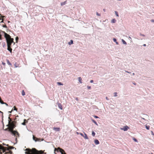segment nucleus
I'll use <instances>...</instances> for the list:
<instances>
[{"label":"nucleus","mask_w":154,"mask_h":154,"mask_svg":"<svg viewBox=\"0 0 154 154\" xmlns=\"http://www.w3.org/2000/svg\"><path fill=\"white\" fill-rule=\"evenodd\" d=\"M8 119L9 120H8V124L7 125V126L9 127V131L14 135L17 134L18 136H19V134L18 132L16 131L13 130V129L15 127V123L16 122L14 121H12L10 117H8Z\"/></svg>","instance_id":"obj_1"},{"label":"nucleus","mask_w":154,"mask_h":154,"mask_svg":"<svg viewBox=\"0 0 154 154\" xmlns=\"http://www.w3.org/2000/svg\"><path fill=\"white\" fill-rule=\"evenodd\" d=\"M3 32L4 33L5 35V38L8 46V50L11 53L12 51V49L9 48L10 47L11 45V44L14 43V44H15V43L14 42V39L13 38H11V36L9 35L5 32Z\"/></svg>","instance_id":"obj_2"},{"label":"nucleus","mask_w":154,"mask_h":154,"mask_svg":"<svg viewBox=\"0 0 154 154\" xmlns=\"http://www.w3.org/2000/svg\"><path fill=\"white\" fill-rule=\"evenodd\" d=\"M26 154H42L43 153L42 151H38L35 149H33L32 150L29 149H26Z\"/></svg>","instance_id":"obj_3"},{"label":"nucleus","mask_w":154,"mask_h":154,"mask_svg":"<svg viewBox=\"0 0 154 154\" xmlns=\"http://www.w3.org/2000/svg\"><path fill=\"white\" fill-rule=\"evenodd\" d=\"M33 139L35 142L40 141H43V139H40L36 138L34 137V135H33Z\"/></svg>","instance_id":"obj_4"},{"label":"nucleus","mask_w":154,"mask_h":154,"mask_svg":"<svg viewBox=\"0 0 154 154\" xmlns=\"http://www.w3.org/2000/svg\"><path fill=\"white\" fill-rule=\"evenodd\" d=\"M57 150L58 151H60L61 154H66L65 152V151L63 149L60 148L58 147L57 148Z\"/></svg>","instance_id":"obj_5"},{"label":"nucleus","mask_w":154,"mask_h":154,"mask_svg":"<svg viewBox=\"0 0 154 154\" xmlns=\"http://www.w3.org/2000/svg\"><path fill=\"white\" fill-rule=\"evenodd\" d=\"M2 152H4L5 150L4 149V147L0 145V154H2Z\"/></svg>","instance_id":"obj_6"},{"label":"nucleus","mask_w":154,"mask_h":154,"mask_svg":"<svg viewBox=\"0 0 154 154\" xmlns=\"http://www.w3.org/2000/svg\"><path fill=\"white\" fill-rule=\"evenodd\" d=\"M84 135L82 133H80L79 134H80L82 137H83L85 139H88V138L87 136V134L85 133H84Z\"/></svg>","instance_id":"obj_7"},{"label":"nucleus","mask_w":154,"mask_h":154,"mask_svg":"<svg viewBox=\"0 0 154 154\" xmlns=\"http://www.w3.org/2000/svg\"><path fill=\"white\" fill-rule=\"evenodd\" d=\"M129 128L127 125L124 126L123 128H121V130H123L124 131H126L128 130V129Z\"/></svg>","instance_id":"obj_8"},{"label":"nucleus","mask_w":154,"mask_h":154,"mask_svg":"<svg viewBox=\"0 0 154 154\" xmlns=\"http://www.w3.org/2000/svg\"><path fill=\"white\" fill-rule=\"evenodd\" d=\"M57 104L58 105L59 108L61 110L63 109V107L61 104L59 103H57Z\"/></svg>","instance_id":"obj_9"},{"label":"nucleus","mask_w":154,"mask_h":154,"mask_svg":"<svg viewBox=\"0 0 154 154\" xmlns=\"http://www.w3.org/2000/svg\"><path fill=\"white\" fill-rule=\"evenodd\" d=\"M53 130L56 131H59L60 130V128L54 127Z\"/></svg>","instance_id":"obj_10"},{"label":"nucleus","mask_w":154,"mask_h":154,"mask_svg":"<svg viewBox=\"0 0 154 154\" xmlns=\"http://www.w3.org/2000/svg\"><path fill=\"white\" fill-rule=\"evenodd\" d=\"M94 142L95 143L96 145H98L99 144V142L97 140V139L95 140L94 141Z\"/></svg>","instance_id":"obj_11"},{"label":"nucleus","mask_w":154,"mask_h":154,"mask_svg":"<svg viewBox=\"0 0 154 154\" xmlns=\"http://www.w3.org/2000/svg\"><path fill=\"white\" fill-rule=\"evenodd\" d=\"M73 43V41L72 40H71L70 42L68 43V44L69 45H71Z\"/></svg>","instance_id":"obj_12"},{"label":"nucleus","mask_w":154,"mask_h":154,"mask_svg":"<svg viewBox=\"0 0 154 154\" xmlns=\"http://www.w3.org/2000/svg\"><path fill=\"white\" fill-rule=\"evenodd\" d=\"M66 1L61 3L60 4L61 6H63L65 5L66 4Z\"/></svg>","instance_id":"obj_13"},{"label":"nucleus","mask_w":154,"mask_h":154,"mask_svg":"<svg viewBox=\"0 0 154 154\" xmlns=\"http://www.w3.org/2000/svg\"><path fill=\"white\" fill-rule=\"evenodd\" d=\"M79 81L80 83H82V79L81 77H79L78 78Z\"/></svg>","instance_id":"obj_14"},{"label":"nucleus","mask_w":154,"mask_h":154,"mask_svg":"<svg viewBox=\"0 0 154 154\" xmlns=\"http://www.w3.org/2000/svg\"><path fill=\"white\" fill-rule=\"evenodd\" d=\"M113 41L115 42V43H116V44H117V45H118L119 44V43L118 42H117L116 41V38H113Z\"/></svg>","instance_id":"obj_15"},{"label":"nucleus","mask_w":154,"mask_h":154,"mask_svg":"<svg viewBox=\"0 0 154 154\" xmlns=\"http://www.w3.org/2000/svg\"><path fill=\"white\" fill-rule=\"evenodd\" d=\"M122 42L123 44L125 45H127V43L124 39H122Z\"/></svg>","instance_id":"obj_16"},{"label":"nucleus","mask_w":154,"mask_h":154,"mask_svg":"<svg viewBox=\"0 0 154 154\" xmlns=\"http://www.w3.org/2000/svg\"><path fill=\"white\" fill-rule=\"evenodd\" d=\"M26 121V122H27L26 121V119H24V122L22 123V124L24 125H26V122H25Z\"/></svg>","instance_id":"obj_17"},{"label":"nucleus","mask_w":154,"mask_h":154,"mask_svg":"<svg viewBox=\"0 0 154 154\" xmlns=\"http://www.w3.org/2000/svg\"><path fill=\"white\" fill-rule=\"evenodd\" d=\"M92 121L93 122V123H94L97 126L98 125V124H97V122L94 120V119H92Z\"/></svg>","instance_id":"obj_18"},{"label":"nucleus","mask_w":154,"mask_h":154,"mask_svg":"<svg viewBox=\"0 0 154 154\" xmlns=\"http://www.w3.org/2000/svg\"><path fill=\"white\" fill-rule=\"evenodd\" d=\"M116 20L115 19H113L111 20V22L113 23H115L116 22Z\"/></svg>","instance_id":"obj_19"},{"label":"nucleus","mask_w":154,"mask_h":154,"mask_svg":"<svg viewBox=\"0 0 154 154\" xmlns=\"http://www.w3.org/2000/svg\"><path fill=\"white\" fill-rule=\"evenodd\" d=\"M114 97H116L117 96V92H115L114 93Z\"/></svg>","instance_id":"obj_20"},{"label":"nucleus","mask_w":154,"mask_h":154,"mask_svg":"<svg viewBox=\"0 0 154 154\" xmlns=\"http://www.w3.org/2000/svg\"><path fill=\"white\" fill-rule=\"evenodd\" d=\"M92 135L93 137H94L95 136V133L94 131H92Z\"/></svg>","instance_id":"obj_21"},{"label":"nucleus","mask_w":154,"mask_h":154,"mask_svg":"<svg viewBox=\"0 0 154 154\" xmlns=\"http://www.w3.org/2000/svg\"><path fill=\"white\" fill-rule=\"evenodd\" d=\"M115 14L118 17H119V15L118 14V12L116 11H115Z\"/></svg>","instance_id":"obj_22"},{"label":"nucleus","mask_w":154,"mask_h":154,"mask_svg":"<svg viewBox=\"0 0 154 154\" xmlns=\"http://www.w3.org/2000/svg\"><path fill=\"white\" fill-rule=\"evenodd\" d=\"M57 84H58V85H63V84L61 82H57Z\"/></svg>","instance_id":"obj_23"},{"label":"nucleus","mask_w":154,"mask_h":154,"mask_svg":"<svg viewBox=\"0 0 154 154\" xmlns=\"http://www.w3.org/2000/svg\"><path fill=\"white\" fill-rule=\"evenodd\" d=\"M133 140L135 142H138V141L135 138H133Z\"/></svg>","instance_id":"obj_24"},{"label":"nucleus","mask_w":154,"mask_h":154,"mask_svg":"<svg viewBox=\"0 0 154 154\" xmlns=\"http://www.w3.org/2000/svg\"><path fill=\"white\" fill-rule=\"evenodd\" d=\"M7 63L8 64H9V65H11V63L9 62V60H7Z\"/></svg>","instance_id":"obj_25"},{"label":"nucleus","mask_w":154,"mask_h":154,"mask_svg":"<svg viewBox=\"0 0 154 154\" xmlns=\"http://www.w3.org/2000/svg\"><path fill=\"white\" fill-rule=\"evenodd\" d=\"M146 128L147 130H149V126L146 125Z\"/></svg>","instance_id":"obj_26"},{"label":"nucleus","mask_w":154,"mask_h":154,"mask_svg":"<svg viewBox=\"0 0 154 154\" xmlns=\"http://www.w3.org/2000/svg\"><path fill=\"white\" fill-rule=\"evenodd\" d=\"M0 103H1V104H4V102L2 101L1 100V98H0Z\"/></svg>","instance_id":"obj_27"},{"label":"nucleus","mask_w":154,"mask_h":154,"mask_svg":"<svg viewBox=\"0 0 154 154\" xmlns=\"http://www.w3.org/2000/svg\"><path fill=\"white\" fill-rule=\"evenodd\" d=\"M13 108H14V109H13V110H15V111H17V109L15 107V106H14V107H13Z\"/></svg>","instance_id":"obj_28"},{"label":"nucleus","mask_w":154,"mask_h":154,"mask_svg":"<svg viewBox=\"0 0 154 154\" xmlns=\"http://www.w3.org/2000/svg\"><path fill=\"white\" fill-rule=\"evenodd\" d=\"M25 92H24V91L23 90L22 92V95L23 96H24L25 95Z\"/></svg>","instance_id":"obj_29"},{"label":"nucleus","mask_w":154,"mask_h":154,"mask_svg":"<svg viewBox=\"0 0 154 154\" xmlns=\"http://www.w3.org/2000/svg\"><path fill=\"white\" fill-rule=\"evenodd\" d=\"M96 15H97V16H100V14L98 13L97 12H96Z\"/></svg>","instance_id":"obj_30"},{"label":"nucleus","mask_w":154,"mask_h":154,"mask_svg":"<svg viewBox=\"0 0 154 154\" xmlns=\"http://www.w3.org/2000/svg\"><path fill=\"white\" fill-rule=\"evenodd\" d=\"M125 72H127L128 73H129V74H131V72H128V71L126 70H125Z\"/></svg>","instance_id":"obj_31"},{"label":"nucleus","mask_w":154,"mask_h":154,"mask_svg":"<svg viewBox=\"0 0 154 154\" xmlns=\"http://www.w3.org/2000/svg\"><path fill=\"white\" fill-rule=\"evenodd\" d=\"M87 88L88 89H90L91 88V87L90 86H88Z\"/></svg>","instance_id":"obj_32"},{"label":"nucleus","mask_w":154,"mask_h":154,"mask_svg":"<svg viewBox=\"0 0 154 154\" xmlns=\"http://www.w3.org/2000/svg\"><path fill=\"white\" fill-rule=\"evenodd\" d=\"M140 35H141V36H145V35H144V34H142L141 33H140Z\"/></svg>","instance_id":"obj_33"},{"label":"nucleus","mask_w":154,"mask_h":154,"mask_svg":"<svg viewBox=\"0 0 154 154\" xmlns=\"http://www.w3.org/2000/svg\"><path fill=\"white\" fill-rule=\"evenodd\" d=\"M18 39V37H17L16 38V42H17V41Z\"/></svg>","instance_id":"obj_34"},{"label":"nucleus","mask_w":154,"mask_h":154,"mask_svg":"<svg viewBox=\"0 0 154 154\" xmlns=\"http://www.w3.org/2000/svg\"><path fill=\"white\" fill-rule=\"evenodd\" d=\"M94 117L95 118H99V117L97 116H94Z\"/></svg>","instance_id":"obj_35"},{"label":"nucleus","mask_w":154,"mask_h":154,"mask_svg":"<svg viewBox=\"0 0 154 154\" xmlns=\"http://www.w3.org/2000/svg\"><path fill=\"white\" fill-rule=\"evenodd\" d=\"M151 134L153 135V136H154V133H153V131H151Z\"/></svg>","instance_id":"obj_36"},{"label":"nucleus","mask_w":154,"mask_h":154,"mask_svg":"<svg viewBox=\"0 0 154 154\" xmlns=\"http://www.w3.org/2000/svg\"><path fill=\"white\" fill-rule=\"evenodd\" d=\"M151 22H152V23H154V20L153 19H152L151 20Z\"/></svg>","instance_id":"obj_37"},{"label":"nucleus","mask_w":154,"mask_h":154,"mask_svg":"<svg viewBox=\"0 0 154 154\" xmlns=\"http://www.w3.org/2000/svg\"><path fill=\"white\" fill-rule=\"evenodd\" d=\"M106 99L107 100H109V98H108V97H106Z\"/></svg>","instance_id":"obj_38"},{"label":"nucleus","mask_w":154,"mask_h":154,"mask_svg":"<svg viewBox=\"0 0 154 154\" xmlns=\"http://www.w3.org/2000/svg\"><path fill=\"white\" fill-rule=\"evenodd\" d=\"M13 111V109H12V110H11V111H8V113H11V112H12V111Z\"/></svg>","instance_id":"obj_39"},{"label":"nucleus","mask_w":154,"mask_h":154,"mask_svg":"<svg viewBox=\"0 0 154 154\" xmlns=\"http://www.w3.org/2000/svg\"><path fill=\"white\" fill-rule=\"evenodd\" d=\"M3 27L4 28H7V26H6V25H3Z\"/></svg>","instance_id":"obj_40"},{"label":"nucleus","mask_w":154,"mask_h":154,"mask_svg":"<svg viewBox=\"0 0 154 154\" xmlns=\"http://www.w3.org/2000/svg\"><path fill=\"white\" fill-rule=\"evenodd\" d=\"M93 82L94 81H93V80H91L90 81V82L91 83H93Z\"/></svg>","instance_id":"obj_41"},{"label":"nucleus","mask_w":154,"mask_h":154,"mask_svg":"<svg viewBox=\"0 0 154 154\" xmlns=\"http://www.w3.org/2000/svg\"><path fill=\"white\" fill-rule=\"evenodd\" d=\"M2 64L3 65H5V63L3 62L2 63Z\"/></svg>","instance_id":"obj_42"},{"label":"nucleus","mask_w":154,"mask_h":154,"mask_svg":"<svg viewBox=\"0 0 154 154\" xmlns=\"http://www.w3.org/2000/svg\"><path fill=\"white\" fill-rule=\"evenodd\" d=\"M133 84L134 85H136V83L135 82H133Z\"/></svg>","instance_id":"obj_43"},{"label":"nucleus","mask_w":154,"mask_h":154,"mask_svg":"<svg viewBox=\"0 0 154 154\" xmlns=\"http://www.w3.org/2000/svg\"><path fill=\"white\" fill-rule=\"evenodd\" d=\"M4 103V104H5L7 106H8V104L7 103Z\"/></svg>","instance_id":"obj_44"},{"label":"nucleus","mask_w":154,"mask_h":154,"mask_svg":"<svg viewBox=\"0 0 154 154\" xmlns=\"http://www.w3.org/2000/svg\"><path fill=\"white\" fill-rule=\"evenodd\" d=\"M141 119H143V120H146V119H145L144 118H141Z\"/></svg>","instance_id":"obj_45"},{"label":"nucleus","mask_w":154,"mask_h":154,"mask_svg":"<svg viewBox=\"0 0 154 154\" xmlns=\"http://www.w3.org/2000/svg\"><path fill=\"white\" fill-rule=\"evenodd\" d=\"M103 11L104 12H105V11H106V9H103Z\"/></svg>","instance_id":"obj_46"},{"label":"nucleus","mask_w":154,"mask_h":154,"mask_svg":"<svg viewBox=\"0 0 154 154\" xmlns=\"http://www.w3.org/2000/svg\"><path fill=\"white\" fill-rule=\"evenodd\" d=\"M76 134H79L80 133H79L78 132H76Z\"/></svg>","instance_id":"obj_47"},{"label":"nucleus","mask_w":154,"mask_h":154,"mask_svg":"<svg viewBox=\"0 0 154 154\" xmlns=\"http://www.w3.org/2000/svg\"><path fill=\"white\" fill-rule=\"evenodd\" d=\"M3 20H2L1 22V23H3Z\"/></svg>","instance_id":"obj_48"},{"label":"nucleus","mask_w":154,"mask_h":154,"mask_svg":"<svg viewBox=\"0 0 154 154\" xmlns=\"http://www.w3.org/2000/svg\"><path fill=\"white\" fill-rule=\"evenodd\" d=\"M143 46H146V45L145 44H144L143 45Z\"/></svg>","instance_id":"obj_49"},{"label":"nucleus","mask_w":154,"mask_h":154,"mask_svg":"<svg viewBox=\"0 0 154 154\" xmlns=\"http://www.w3.org/2000/svg\"><path fill=\"white\" fill-rule=\"evenodd\" d=\"M0 113H2V114H3V112H1V111H0Z\"/></svg>","instance_id":"obj_50"},{"label":"nucleus","mask_w":154,"mask_h":154,"mask_svg":"<svg viewBox=\"0 0 154 154\" xmlns=\"http://www.w3.org/2000/svg\"><path fill=\"white\" fill-rule=\"evenodd\" d=\"M132 75H135V74H134V73H132Z\"/></svg>","instance_id":"obj_51"},{"label":"nucleus","mask_w":154,"mask_h":154,"mask_svg":"<svg viewBox=\"0 0 154 154\" xmlns=\"http://www.w3.org/2000/svg\"><path fill=\"white\" fill-rule=\"evenodd\" d=\"M5 17V16H2V18H3V17Z\"/></svg>","instance_id":"obj_52"},{"label":"nucleus","mask_w":154,"mask_h":154,"mask_svg":"<svg viewBox=\"0 0 154 154\" xmlns=\"http://www.w3.org/2000/svg\"><path fill=\"white\" fill-rule=\"evenodd\" d=\"M15 65V67H17V66H16V65H15H15Z\"/></svg>","instance_id":"obj_53"},{"label":"nucleus","mask_w":154,"mask_h":154,"mask_svg":"<svg viewBox=\"0 0 154 154\" xmlns=\"http://www.w3.org/2000/svg\"><path fill=\"white\" fill-rule=\"evenodd\" d=\"M129 38H130V39H131V38L129 36Z\"/></svg>","instance_id":"obj_54"},{"label":"nucleus","mask_w":154,"mask_h":154,"mask_svg":"<svg viewBox=\"0 0 154 154\" xmlns=\"http://www.w3.org/2000/svg\"><path fill=\"white\" fill-rule=\"evenodd\" d=\"M75 99H76V100H78V99L77 98H76Z\"/></svg>","instance_id":"obj_55"},{"label":"nucleus","mask_w":154,"mask_h":154,"mask_svg":"<svg viewBox=\"0 0 154 154\" xmlns=\"http://www.w3.org/2000/svg\"><path fill=\"white\" fill-rule=\"evenodd\" d=\"M6 145V146H8V144Z\"/></svg>","instance_id":"obj_56"},{"label":"nucleus","mask_w":154,"mask_h":154,"mask_svg":"<svg viewBox=\"0 0 154 154\" xmlns=\"http://www.w3.org/2000/svg\"><path fill=\"white\" fill-rule=\"evenodd\" d=\"M151 154H153V153H151Z\"/></svg>","instance_id":"obj_57"},{"label":"nucleus","mask_w":154,"mask_h":154,"mask_svg":"<svg viewBox=\"0 0 154 154\" xmlns=\"http://www.w3.org/2000/svg\"><path fill=\"white\" fill-rule=\"evenodd\" d=\"M7 129H5V130H7Z\"/></svg>","instance_id":"obj_58"},{"label":"nucleus","mask_w":154,"mask_h":154,"mask_svg":"<svg viewBox=\"0 0 154 154\" xmlns=\"http://www.w3.org/2000/svg\"><path fill=\"white\" fill-rule=\"evenodd\" d=\"M1 20V19L0 18V20Z\"/></svg>","instance_id":"obj_59"},{"label":"nucleus","mask_w":154,"mask_h":154,"mask_svg":"<svg viewBox=\"0 0 154 154\" xmlns=\"http://www.w3.org/2000/svg\"><path fill=\"white\" fill-rule=\"evenodd\" d=\"M149 154H150V153Z\"/></svg>","instance_id":"obj_60"}]
</instances>
